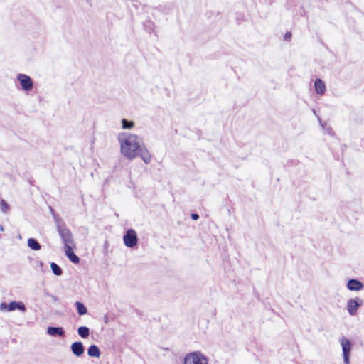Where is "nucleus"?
<instances>
[{
  "mask_svg": "<svg viewBox=\"0 0 364 364\" xmlns=\"http://www.w3.org/2000/svg\"><path fill=\"white\" fill-rule=\"evenodd\" d=\"M141 147V139L136 134H128L124 139L120 140L121 152L129 159H133L138 156Z\"/></svg>",
  "mask_w": 364,
  "mask_h": 364,
  "instance_id": "nucleus-1",
  "label": "nucleus"
},
{
  "mask_svg": "<svg viewBox=\"0 0 364 364\" xmlns=\"http://www.w3.org/2000/svg\"><path fill=\"white\" fill-rule=\"evenodd\" d=\"M363 304V300L359 296L349 299L346 303V310L351 316L357 315L360 307Z\"/></svg>",
  "mask_w": 364,
  "mask_h": 364,
  "instance_id": "nucleus-2",
  "label": "nucleus"
},
{
  "mask_svg": "<svg viewBox=\"0 0 364 364\" xmlns=\"http://www.w3.org/2000/svg\"><path fill=\"white\" fill-rule=\"evenodd\" d=\"M184 364H208V359L202 353L193 352L185 357Z\"/></svg>",
  "mask_w": 364,
  "mask_h": 364,
  "instance_id": "nucleus-3",
  "label": "nucleus"
},
{
  "mask_svg": "<svg viewBox=\"0 0 364 364\" xmlns=\"http://www.w3.org/2000/svg\"><path fill=\"white\" fill-rule=\"evenodd\" d=\"M123 241L126 247L134 248L137 245L138 237L134 229H128L123 236Z\"/></svg>",
  "mask_w": 364,
  "mask_h": 364,
  "instance_id": "nucleus-4",
  "label": "nucleus"
},
{
  "mask_svg": "<svg viewBox=\"0 0 364 364\" xmlns=\"http://www.w3.org/2000/svg\"><path fill=\"white\" fill-rule=\"evenodd\" d=\"M341 345L342 346L343 361L345 364H349V355L351 350V343L348 339L343 337L341 338Z\"/></svg>",
  "mask_w": 364,
  "mask_h": 364,
  "instance_id": "nucleus-5",
  "label": "nucleus"
},
{
  "mask_svg": "<svg viewBox=\"0 0 364 364\" xmlns=\"http://www.w3.org/2000/svg\"><path fill=\"white\" fill-rule=\"evenodd\" d=\"M19 80L21 87L25 91H30L33 87V83L31 78L25 74H19L17 77Z\"/></svg>",
  "mask_w": 364,
  "mask_h": 364,
  "instance_id": "nucleus-6",
  "label": "nucleus"
},
{
  "mask_svg": "<svg viewBox=\"0 0 364 364\" xmlns=\"http://www.w3.org/2000/svg\"><path fill=\"white\" fill-rule=\"evenodd\" d=\"M347 289L351 291H361L364 285L363 284L356 279H350L348 281L346 284Z\"/></svg>",
  "mask_w": 364,
  "mask_h": 364,
  "instance_id": "nucleus-7",
  "label": "nucleus"
},
{
  "mask_svg": "<svg viewBox=\"0 0 364 364\" xmlns=\"http://www.w3.org/2000/svg\"><path fill=\"white\" fill-rule=\"evenodd\" d=\"M71 350L74 355L80 357L84 353L85 348L82 342L77 341L71 345Z\"/></svg>",
  "mask_w": 364,
  "mask_h": 364,
  "instance_id": "nucleus-8",
  "label": "nucleus"
},
{
  "mask_svg": "<svg viewBox=\"0 0 364 364\" xmlns=\"http://www.w3.org/2000/svg\"><path fill=\"white\" fill-rule=\"evenodd\" d=\"M138 155H139L141 158V159L146 163L149 164L151 162V155L148 151V150L141 146V149L138 151Z\"/></svg>",
  "mask_w": 364,
  "mask_h": 364,
  "instance_id": "nucleus-9",
  "label": "nucleus"
},
{
  "mask_svg": "<svg viewBox=\"0 0 364 364\" xmlns=\"http://www.w3.org/2000/svg\"><path fill=\"white\" fill-rule=\"evenodd\" d=\"M315 90L317 94L323 95L326 91V85L321 79H316L314 82Z\"/></svg>",
  "mask_w": 364,
  "mask_h": 364,
  "instance_id": "nucleus-10",
  "label": "nucleus"
},
{
  "mask_svg": "<svg viewBox=\"0 0 364 364\" xmlns=\"http://www.w3.org/2000/svg\"><path fill=\"white\" fill-rule=\"evenodd\" d=\"M16 309H18L22 311H26V307H25L24 304L21 302L11 301L8 304V310L9 311H14Z\"/></svg>",
  "mask_w": 364,
  "mask_h": 364,
  "instance_id": "nucleus-11",
  "label": "nucleus"
},
{
  "mask_svg": "<svg viewBox=\"0 0 364 364\" xmlns=\"http://www.w3.org/2000/svg\"><path fill=\"white\" fill-rule=\"evenodd\" d=\"M87 354L90 357L99 358L100 350L96 345H91L87 350Z\"/></svg>",
  "mask_w": 364,
  "mask_h": 364,
  "instance_id": "nucleus-12",
  "label": "nucleus"
},
{
  "mask_svg": "<svg viewBox=\"0 0 364 364\" xmlns=\"http://www.w3.org/2000/svg\"><path fill=\"white\" fill-rule=\"evenodd\" d=\"M47 332L49 335L55 336L57 335L58 336H63V331L61 328L58 327H48Z\"/></svg>",
  "mask_w": 364,
  "mask_h": 364,
  "instance_id": "nucleus-13",
  "label": "nucleus"
},
{
  "mask_svg": "<svg viewBox=\"0 0 364 364\" xmlns=\"http://www.w3.org/2000/svg\"><path fill=\"white\" fill-rule=\"evenodd\" d=\"M77 333L81 338H86L89 336L90 330L86 326H80L77 329Z\"/></svg>",
  "mask_w": 364,
  "mask_h": 364,
  "instance_id": "nucleus-14",
  "label": "nucleus"
},
{
  "mask_svg": "<svg viewBox=\"0 0 364 364\" xmlns=\"http://www.w3.org/2000/svg\"><path fill=\"white\" fill-rule=\"evenodd\" d=\"M28 247L33 250H39L41 249L40 244L33 238H30L28 240Z\"/></svg>",
  "mask_w": 364,
  "mask_h": 364,
  "instance_id": "nucleus-15",
  "label": "nucleus"
},
{
  "mask_svg": "<svg viewBox=\"0 0 364 364\" xmlns=\"http://www.w3.org/2000/svg\"><path fill=\"white\" fill-rule=\"evenodd\" d=\"M75 306H76L77 312L80 316H82V315H85L87 314V308L82 303H81L80 301H77L75 303Z\"/></svg>",
  "mask_w": 364,
  "mask_h": 364,
  "instance_id": "nucleus-16",
  "label": "nucleus"
},
{
  "mask_svg": "<svg viewBox=\"0 0 364 364\" xmlns=\"http://www.w3.org/2000/svg\"><path fill=\"white\" fill-rule=\"evenodd\" d=\"M71 243V241L70 240V244ZM80 259L79 257L73 252L72 250V247L70 245V262H72L75 264L79 263Z\"/></svg>",
  "mask_w": 364,
  "mask_h": 364,
  "instance_id": "nucleus-17",
  "label": "nucleus"
},
{
  "mask_svg": "<svg viewBox=\"0 0 364 364\" xmlns=\"http://www.w3.org/2000/svg\"><path fill=\"white\" fill-rule=\"evenodd\" d=\"M122 126L123 129H132L134 126V123L132 121H127L125 119L122 120Z\"/></svg>",
  "mask_w": 364,
  "mask_h": 364,
  "instance_id": "nucleus-18",
  "label": "nucleus"
},
{
  "mask_svg": "<svg viewBox=\"0 0 364 364\" xmlns=\"http://www.w3.org/2000/svg\"><path fill=\"white\" fill-rule=\"evenodd\" d=\"M51 269L54 274L55 275H60L62 273V271L58 265H57L55 263L53 262L50 264Z\"/></svg>",
  "mask_w": 364,
  "mask_h": 364,
  "instance_id": "nucleus-19",
  "label": "nucleus"
},
{
  "mask_svg": "<svg viewBox=\"0 0 364 364\" xmlns=\"http://www.w3.org/2000/svg\"><path fill=\"white\" fill-rule=\"evenodd\" d=\"M0 209L2 212L6 213L9 210V205L4 200H1Z\"/></svg>",
  "mask_w": 364,
  "mask_h": 364,
  "instance_id": "nucleus-20",
  "label": "nucleus"
},
{
  "mask_svg": "<svg viewBox=\"0 0 364 364\" xmlns=\"http://www.w3.org/2000/svg\"><path fill=\"white\" fill-rule=\"evenodd\" d=\"M60 235L64 241V251L66 256L68 257V240L64 237L63 231H60Z\"/></svg>",
  "mask_w": 364,
  "mask_h": 364,
  "instance_id": "nucleus-21",
  "label": "nucleus"
},
{
  "mask_svg": "<svg viewBox=\"0 0 364 364\" xmlns=\"http://www.w3.org/2000/svg\"><path fill=\"white\" fill-rule=\"evenodd\" d=\"M291 38V33L289 31L287 32L284 37L285 41H290Z\"/></svg>",
  "mask_w": 364,
  "mask_h": 364,
  "instance_id": "nucleus-22",
  "label": "nucleus"
},
{
  "mask_svg": "<svg viewBox=\"0 0 364 364\" xmlns=\"http://www.w3.org/2000/svg\"><path fill=\"white\" fill-rule=\"evenodd\" d=\"M6 309H8V305L6 303H1L0 304V309L5 310Z\"/></svg>",
  "mask_w": 364,
  "mask_h": 364,
  "instance_id": "nucleus-23",
  "label": "nucleus"
},
{
  "mask_svg": "<svg viewBox=\"0 0 364 364\" xmlns=\"http://www.w3.org/2000/svg\"><path fill=\"white\" fill-rule=\"evenodd\" d=\"M191 218H192L193 220H198V218H199L198 215V214H196V213H192V214L191 215Z\"/></svg>",
  "mask_w": 364,
  "mask_h": 364,
  "instance_id": "nucleus-24",
  "label": "nucleus"
}]
</instances>
